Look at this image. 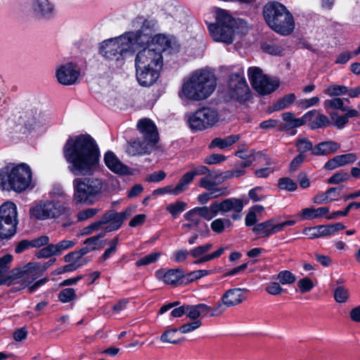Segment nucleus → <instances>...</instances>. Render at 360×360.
I'll use <instances>...</instances> for the list:
<instances>
[{"mask_svg": "<svg viewBox=\"0 0 360 360\" xmlns=\"http://www.w3.org/2000/svg\"><path fill=\"white\" fill-rule=\"evenodd\" d=\"M63 155L68 169L76 176L91 175L98 168L99 149L89 135L70 138L64 146Z\"/></svg>", "mask_w": 360, "mask_h": 360, "instance_id": "1", "label": "nucleus"}, {"mask_svg": "<svg viewBox=\"0 0 360 360\" xmlns=\"http://www.w3.org/2000/svg\"><path fill=\"white\" fill-rule=\"evenodd\" d=\"M214 19V22L207 25L210 37L216 42L231 44L237 34L244 35L248 32L246 22L235 19L226 10L215 8Z\"/></svg>", "mask_w": 360, "mask_h": 360, "instance_id": "2", "label": "nucleus"}, {"mask_svg": "<svg viewBox=\"0 0 360 360\" xmlns=\"http://www.w3.org/2000/svg\"><path fill=\"white\" fill-rule=\"evenodd\" d=\"M216 86L214 74L210 70L200 69L184 79L179 96L186 101H202L212 95Z\"/></svg>", "mask_w": 360, "mask_h": 360, "instance_id": "3", "label": "nucleus"}, {"mask_svg": "<svg viewBox=\"0 0 360 360\" xmlns=\"http://www.w3.org/2000/svg\"><path fill=\"white\" fill-rule=\"evenodd\" d=\"M32 182V170L26 163L8 165L0 169V188L2 190L22 193Z\"/></svg>", "mask_w": 360, "mask_h": 360, "instance_id": "4", "label": "nucleus"}, {"mask_svg": "<svg viewBox=\"0 0 360 360\" xmlns=\"http://www.w3.org/2000/svg\"><path fill=\"white\" fill-rule=\"evenodd\" d=\"M137 127L142 134V140L131 142L127 152L131 155L150 153L155 148L159 140L156 126L150 119L144 118L139 121Z\"/></svg>", "mask_w": 360, "mask_h": 360, "instance_id": "5", "label": "nucleus"}, {"mask_svg": "<svg viewBox=\"0 0 360 360\" xmlns=\"http://www.w3.org/2000/svg\"><path fill=\"white\" fill-rule=\"evenodd\" d=\"M103 182L98 178H77L73 181L74 201L78 203L91 205V198L99 195L103 189Z\"/></svg>", "mask_w": 360, "mask_h": 360, "instance_id": "6", "label": "nucleus"}, {"mask_svg": "<svg viewBox=\"0 0 360 360\" xmlns=\"http://www.w3.org/2000/svg\"><path fill=\"white\" fill-rule=\"evenodd\" d=\"M32 217L39 220L58 219L68 216L70 209L66 203L58 200L40 201L30 210Z\"/></svg>", "mask_w": 360, "mask_h": 360, "instance_id": "7", "label": "nucleus"}, {"mask_svg": "<svg viewBox=\"0 0 360 360\" xmlns=\"http://www.w3.org/2000/svg\"><path fill=\"white\" fill-rule=\"evenodd\" d=\"M220 115L217 110L203 107L187 115V123L192 131H201L211 129L219 122Z\"/></svg>", "mask_w": 360, "mask_h": 360, "instance_id": "8", "label": "nucleus"}, {"mask_svg": "<svg viewBox=\"0 0 360 360\" xmlns=\"http://www.w3.org/2000/svg\"><path fill=\"white\" fill-rule=\"evenodd\" d=\"M18 224L15 205L9 201L4 202L0 206V239L11 238L16 233Z\"/></svg>", "mask_w": 360, "mask_h": 360, "instance_id": "9", "label": "nucleus"}, {"mask_svg": "<svg viewBox=\"0 0 360 360\" xmlns=\"http://www.w3.org/2000/svg\"><path fill=\"white\" fill-rule=\"evenodd\" d=\"M248 75L252 87L262 95L274 92L279 86L277 79H273L264 75L263 71L257 67H251Z\"/></svg>", "mask_w": 360, "mask_h": 360, "instance_id": "10", "label": "nucleus"}, {"mask_svg": "<svg viewBox=\"0 0 360 360\" xmlns=\"http://www.w3.org/2000/svg\"><path fill=\"white\" fill-rule=\"evenodd\" d=\"M155 26V22L153 20H145L140 30L135 32H129L123 34L124 38H127L126 41L129 49L143 47L146 45L148 46L149 43L152 42Z\"/></svg>", "mask_w": 360, "mask_h": 360, "instance_id": "11", "label": "nucleus"}, {"mask_svg": "<svg viewBox=\"0 0 360 360\" xmlns=\"http://www.w3.org/2000/svg\"><path fill=\"white\" fill-rule=\"evenodd\" d=\"M250 89L245 78L239 73L231 74L228 81L226 96L229 99L245 102L250 98Z\"/></svg>", "mask_w": 360, "mask_h": 360, "instance_id": "12", "label": "nucleus"}, {"mask_svg": "<svg viewBox=\"0 0 360 360\" xmlns=\"http://www.w3.org/2000/svg\"><path fill=\"white\" fill-rule=\"evenodd\" d=\"M124 35L104 41L100 48L101 55L108 60H120L130 49Z\"/></svg>", "mask_w": 360, "mask_h": 360, "instance_id": "13", "label": "nucleus"}, {"mask_svg": "<svg viewBox=\"0 0 360 360\" xmlns=\"http://www.w3.org/2000/svg\"><path fill=\"white\" fill-rule=\"evenodd\" d=\"M135 66L150 68L161 70L163 66V58L155 47L148 46L138 52L135 59Z\"/></svg>", "mask_w": 360, "mask_h": 360, "instance_id": "14", "label": "nucleus"}, {"mask_svg": "<svg viewBox=\"0 0 360 360\" xmlns=\"http://www.w3.org/2000/svg\"><path fill=\"white\" fill-rule=\"evenodd\" d=\"M80 72L76 65L67 63L59 65L56 71V77L59 84L65 86L72 85L76 83Z\"/></svg>", "mask_w": 360, "mask_h": 360, "instance_id": "15", "label": "nucleus"}, {"mask_svg": "<svg viewBox=\"0 0 360 360\" xmlns=\"http://www.w3.org/2000/svg\"><path fill=\"white\" fill-rule=\"evenodd\" d=\"M269 27L281 35H289L295 29L294 18L287 9Z\"/></svg>", "mask_w": 360, "mask_h": 360, "instance_id": "16", "label": "nucleus"}, {"mask_svg": "<svg viewBox=\"0 0 360 360\" xmlns=\"http://www.w3.org/2000/svg\"><path fill=\"white\" fill-rule=\"evenodd\" d=\"M156 48V51H160V54L166 50H169L171 53H175L179 51L180 44L174 37H168L164 34H158L153 37L152 42L148 46Z\"/></svg>", "mask_w": 360, "mask_h": 360, "instance_id": "17", "label": "nucleus"}, {"mask_svg": "<svg viewBox=\"0 0 360 360\" xmlns=\"http://www.w3.org/2000/svg\"><path fill=\"white\" fill-rule=\"evenodd\" d=\"M156 278L166 285L176 286L185 277L184 272L181 269H160L155 271Z\"/></svg>", "mask_w": 360, "mask_h": 360, "instance_id": "18", "label": "nucleus"}, {"mask_svg": "<svg viewBox=\"0 0 360 360\" xmlns=\"http://www.w3.org/2000/svg\"><path fill=\"white\" fill-rule=\"evenodd\" d=\"M217 208L219 212H233L231 218L233 220H238L241 218L240 212L243 209V202L238 198H226L221 202H217Z\"/></svg>", "mask_w": 360, "mask_h": 360, "instance_id": "19", "label": "nucleus"}, {"mask_svg": "<svg viewBox=\"0 0 360 360\" xmlns=\"http://www.w3.org/2000/svg\"><path fill=\"white\" fill-rule=\"evenodd\" d=\"M136 67V77L138 82L143 86H150L158 79L160 75L159 70L150 68Z\"/></svg>", "mask_w": 360, "mask_h": 360, "instance_id": "20", "label": "nucleus"}, {"mask_svg": "<svg viewBox=\"0 0 360 360\" xmlns=\"http://www.w3.org/2000/svg\"><path fill=\"white\" fill-rule=\"evenodd\" d=\"M248 292L246 288L229 289L221 297V301L226 307L237 306L246 300Z\"/></svg>", "mask_w": 360, "mask_h": 360, "instance_id": "21", "label": "nucleus"}, {"mask_svg": "<svg viewBox=\"0 0 360 360\" xmlns=\"http://www.w3.org/2000/svg\"><path fill=\"white\" fill-rule=\"evenodd\" d=\"M287 8L277 1L267 3L263 8V15L269 26L272 25L276 20L283 13Z\"/></svg>", "mask_w": 360, "mask_h": 360, "instance_id": "22", "label": "nucleus"}, {"mask_svg": "<svg viewBox=\"0 0 360 360\" xmlns=\"http://www.w3.org/2000/svg\"><path fill=\"white\" fill-rule=\"evenodd\" d=\"M219 178L216 174H208L205 176L201 178L199 181V186L207 191H218L219 193L228 195L229 191L226 187H217L219 184Z\"/></svg>", "mask_w": 360, "mask_h": 360, "instance_id": "23", "label": "nucleus"}, {"mask_svg": "<svg viewBox=\"0 0 360 360\" xmlns=\"http://www.w3.org/2000/svg\"><path fill=\"white\" fill-rule=\"evenodd\" d=\"M118 212L114 210L105 212L101 217L102 223L105 225V232L116 231L122 226L121 219L119 218Z\"/></svg>", "mask_w": 360, "mask_h": 360, "instance_id": "24", "label": "nucleus"}, {"mask_svg": "<svg viewBox=\"0 0 360 360\" xmlns=\"http://www.w3.org/2000/svg\"><path fill=\"white\" fill-rule=\"evenodd\" d=\"M104 162L108 168L115 173L126 174L129 172V168L122 164L111 151H108L105 154Z\"/></svg>", "mask_w": 360, "mask_h": 360, "instance_id": "25", "label": "nucleus"}, {"mask_svg": "<svg viewBox=\"0 0 360 360\" xmlns=\"http://www.w3.org/2000/svg\"><path fill=\"white\" fill-rule=\"evenodd\" d=\"M305 123L309 122L311 129H318L326 127L330 124V120L326 115L316 112V110L308 112L304 115Z\"/></svg>", "mask_w": 360, "mask_h": 360, "instance_id": "26", "label": "nucleus"}, {"mask_svg": "<svg viewBox=\"0 0 360 360\" xmlns=\"http://www.w3.org/2000/svg\"><path fill=\"white\" fill-rule=\"evenodd\" d=\"M211 311V307L205 304L195 305H186V316L193 321L198 320L200 316H207Z\"/></svg>", "mask_w": 360, "mask_h": 360, "instance_id": "27", "label": "nucleus"}, {"mask_svg": "<svg viewBox=\"0 0 360 360\" xmlns=\"http://www.w3.org/2000/svg\"><path fill=\"white\" fill-rule=\"evenodd\" d=\"M340 146L333 141H323L314 146L313 155L316 156L328 155L336 152Z\"/></svg>", "mask_w": 360, "mask_h": 360, "instance_id": "28", "label": "nucleus"}, {"mask_svg": "<svg viewBox=\"0 0 360 360\" xmlns=\"http://www.w3.org/2000/svg\"><path fill=\"white\" fill-rule=\"evenodd\" d=\"M33 10L41 17H50L54 12V6L49 0H34Z\"/></svg>", "mask_w": 360, "mask_h": 360, "instance_id": "29", "label": "nucleus"}, {"mask_svg": "<svg viewBox=\"0 0 360 360\" xmlns=\"http://www.w3.org/2000/svg\"><path fill=\"white\" fill-rule=\"evenodd\" d=\"M193 210L198 219L203 218L207 221L213 219L219 213L217 202H212L210 206L196 207Z\"/></svg>", "mask_w": 360, "mask_h": 360, "instance_id": "30", "label": "nucleus"}, {"mask_svg": "<svg viewBox=\"0 0 360 360\" xmlns=\"http://www.w3.org/2000/svg\"><path fill=\"white\" fill-rule=\"evenodd\" d=\"M240 139L238 134L228 136L224 139L217 137L212 140L209 144V148H218L219 149H225L236 143Z\"/></svg>", "mask_w": 360, "mask_h": 360, "instance_id": "31", "label": "nucleus"}, {"mask_svg": "<svg viewBox=\"0 0 360 360\" xmlns=\"http://www.w3.org/2000/svg\"><path fill=\"white\" fill-rule=\"evenodd\" d=\"M329 212L328 207H306L302 210L300 217L302 219L311 220L316 218L321 217Z\"/></svg>", "mask_w": 360, "mask_h": 360, "instance_id": "32", "label": "nucleus"}, {"mask_svg": "<svg viewBox=\"0 0 360 360\" xmlns=\"http://www.w3.org/2000/svg\"><path fill=\"white\" fill-rule=\"evenodd\" d=\"M282 118L285 122L284 128L287 129L299 127L305 124L304 115L300 118H296L292 112H284Z\"/></svg>", "mask_w": 360, "mask_h": 360, "instance_id": "33", "label": "nucleus"}, {"mask_svg": "<svg viewBox=\"0 0 360 360\" xmlns=\"http://www.w3.org/2000/svg\"><path fill=\"white\" fill-rule=\"evenodd\" d=\"M27 120L25 124L30 128L41 125L47 121L46 116L37 110H35L34 113L32 111L27 112Z\"/></svg>", "mask_w": 360, "mask_h": 360, "instance_id": "34", "label": "nucleus"}, {"mask_svg": "<svg viewBox=\"0 0 360 360\" xmlns=\"http://www.w3.org/2000/svg\"><path fill=\"white\" fill-rule=\"evenodd\" d=\"M194 176L191 172H186L182 176L178 184L172 189L171 193L173 195H179L186 191L189 184L193 180Z\"/></svg>", "mask_w": 360, "mask_h": 360, "instance_id": "35", "label": "nucleus"}, {"mask_svg": "<svg viewBox=\"0 0 360 360\" xmlns=\"http://www.w3.org/2000/svg\"><path fill=\"white\" fill-rule=\"evenodd\" d=\"M233 225L231 219L228 218H218L214 219L210 224L211 229L216 233H221L226 228Z\"/></svg>", "mask_w": 360, "mask_h": 360, "instance_id": "36", "label": "nucleus"}, {"mask_svg": "<svg viewBox=\"0 0 360 360\" xmlns=\"http://www.w3.org/2000/svg\"><path fill=\"white\" fill-rule=\"evenodd\" d=\"M252 231L261 238H267L271 236L270 219L255 225Z\"/></svg>", "mask_w": 360, "mask_h": 360, "instance_id": "37", "label": "nucleus"}, {"mask_svg": "<svg viewBox=\"0 0 360 360\" xmlns=\"http://www.w3.org/2000/svg\"><path fill=\"white\" fill-rule=\"evenodd\" d=\"M295 99L296 96L294 94L285 95L274 104L273 110L277 111L288 108Z\"/></svg>", "mask_w": 360, "mask_h": 360, "instance_id": "38", "label": "nucleus"}, {"mask_svg": "<svg viewBox=\"0 0 360 360\" xmlns=\"http://www.w3.org/2000/svg\"><path fill=\"white\" fill-rule=\"evenodd\" d=\"M184 217L188 222L183 224L182 229H191L197 227L200 222V219H198L193 209L185 213Z\"/></svg>", "mask_w": 360, "mask_h": 360, "instance_id": "39", "label": "nucleus"}, {"mask_svg": "<svg viewBox=\"0 0 360 360\" xmlns=\"http://www.w3.org/2000/svg\"><path fill=\"white\" fill-rule=\"evenodd\" d=\"M297 150L299 154L305 155L307 151H311L313 155L314 147L312 143L306 138H300L296 141Z\"/></svg>", "mask_w": 360, "mask_h": 360, "instance_id": "40", "label": "nucleus"}, {"mask_svg": "<svg viewBox=\"0 0 360 360\" xmlns=\"http://www.w3.org/2000/svg\"><path fill=\"white\" fill-rule=\"evenodd\" d=\"M78 251L71 252L64 257L65 262H72L79 264V267L87 264L89 260L86 258H83Z\"/></svg>", "mask_w": 360, "mask_h": 360, "instance_id": "41", "label": "nucleus"}, {"mask_svg": "<svg viewBox=\"0 0 360 360\" xmlns=\"http://www.w3.org/2000/svg\"><path fill=\"white\" fill-rule=\"evenodd\" d=\"M334 299L338 303H345L349 297V292L344 286H338L334 290Z\"/></svg>", "mask_w": 360, "mask_h": 360, "instance_id": "42", "label": "nucleus"}, {"mask_svg": "<svg viewBox=\"0 0 360 360\" xmlns=\"http://www.w3.org/2000/svg\"><path fill=\"white\" fill-rule=\"evenodd\" d=\"M105 233H100L97 236L88 238L84 240V244L86 245L91 251L100 250L103 247V243L100 241V238L103 237Z\"/></svg>", "mask_w": 360, "mask_h": 360, "instance_id": "43", "label": "nucleus"}, {"mask_svg": "<svg viewBox=\"0 0 360 360\" xmlns=\"http://www.w3.org/2000/svg\"><path fill=\"white\" fill-rule=\"evenodd\" d=\"M119 243V237H114L108 243L109 248H108L101 257V262H103L107 260L112 255L117 252V248Z\"/></svg>", "mask_w": 360, "mask_h": 360, "instance_id": "44", "label": "nucleus"}, {"mask_svg": "<svg viewBox=\"0 0 360 360\" xmlns=\"http://www.w3.org/2000/svg\"><path fill=\"white\" fill-rule=\"evenodd\" d=\"M271 235L283 231L287 226H293L295 224V220H287L285 221L278 223L277 219L273 218L270 219Z\"/></svg>", "mask_w": 360, "mask_h": 360, "instance_id": "45", "label": "nucleus"}, {"mask_svg": "<svg viewBox=\"0 0 360 360\" xmlns=\"http://www.w3.org/2000/svg\"><path fill=\"white\" fill-rule=\"evenodd\" d=\"M225 195L219 193L218 191H206L198 195L197 200L201 205H205L209 200L217 198Z\"/></svg>", "mask_w": 360, "mask_h": 360, "instance_id": "46", "label": "nucleus"}, {"mask_svg": "<svg viewBox=\"0 0 360 360\" xmlns=\"http://www.w3.org/2000/svg\"><path fill=\"white\" fill-rule=\"evenodd\" d=\"M278 186L280 189L287 191H295L297 188V184L288 177L279 179Z\"/></svg>", "mask_w": 360, "mask_h": 360, "instance_id": "47", "label": "nucleus"}, {"mask_svg": "<svg viewBox=\"0 0 360 360\" xmlns=\"http://www.w3.org/2000/svg\"><path fill=\"white\" fill-rule=\"evenodd\" d=\"M323 106L326 110L329 109H339L342 111H346L344 108L343 101L340 98H334L332 99H327L323 103Z\"/></svg>", "mask_w": 360, "mask_h": 360, "instance_id": "48", "label": "nucleus"}, {"mask_svg": "<svg viewBox=\"0 0 360 360\" xmlns=\"http://www.w3.org/2000/svg\"><path fill=\"white\" fill-rule=\"evenodd\" d=\"M160 256L161 252H152L137 260L136 265L137 266L148 265L158 261Z\"/></svg>", "mask_w": 360, "mask_h": 360, "instance_id": "49", "label": "nucleus"}, {"mask_svg": "<svg viewBox=\"0 0 360 360\" xmlns=\"http://www.w3.org/2000/svg\"><path fill=\"white\" fill-rule=\"evenodd\" d=\"M58 297L61 302H70L76 297L75 290L73 288L63 289L59 292Z\"/></svg>", "mask_w": 360, "mask_h": 360, "instance_id": "50", "label": "nucleus"}, {"mask_svg": "<svg viewBox=\"0 0 360 360\" xmlns=\"http://www.w3.org/2000/svg\"><path fill=\"white\" fill-rule=\"evenodd\" d=\"M277 279L283 285L292 284L295 283L296 278L290 271H282L277 275Z\"/></svg>", "mask_w": 360, "mask_h": 360, "instance_id": "51", "label": "nucleus"}, {"mask_svg": "<svg viewBox=\"0 0 360 360\" xmlns=\"http://www.w3.org/2000/svg\"><path fill=\"white\" fill-rule=\"evenodd\" d=\"M212 248V243H206L202 245L197 246L190 250V255L193 258H198L201 256L205 255L208 251H210Z\"/></svg>", "mask_w": 360, "mask_h": 360, "instance_id": "52", "label": "nucleus"}, {"mask_svg": "<svg viewBox=\"0 0 360 360\" xmlns=\"http://www.w3.org/2000/svg\"><path fill=\"white\" fill-rule=\"evenodd\" d=\"M347 92V88L340 85H331L324 90V93L330 96H340Z\"/></svg>", "mask_w": 360, "mask_h": 360, "instance_id": "53", "label": "nucleus"}, {"mask_svg": "<svg viewBox=\"0 0 360 360\" xmlns=\"http://www.w3.org/2000/svg\"><path fill=\"white\" fill-rule=\"evenodd\" d=\"M186 205L187 204L186 202L178 201L169 205L166 210L172 214L173 217H176L177 214L185 210Z\"/></svg>", "mask_w": 360, "mask_h": 360, "instance_id": "54", "label": "nucleus"}, {"mask_svg": "<svg viewBox=\"0 0 360 360\" xmlns=\"http://www.w3.org/2000/svg\"><path fill=\"white\" fill-rule=\"evenodd\" d=\"M358 209L360 208V202H351L349 203L344 211H336L331 213L329 216L326 217L327 219H337L340 216H347L351 209Z\"/></svg>", "mask_w": 360, "mask_h": 360, "instance_id": "55", "label": "nucleus"}, {"mask_svg": "<svg viewBox=\"0 0 360 360\" xmlns=\"http://www.w3.org/2000/svg\"><path fill=\"white\" fill-rule=\"evenodd\" d=\"M202 326V321L200 320H195L190 323H186L183 324L179 330L183 334L191 333Z\"/></svg>", "mask_w": 360, "mask_h": 360, "instance_id": "56", "label": "nucleus"}, {"mask_svg": "<svg viewBox=\"0 0 360 360\" xmlns=\"http://www.w3.org/2000/svg\"><path fill=\"white\" fill-rule=\"evenodd\" d=\"M177 329L172 328L166 330L160 337V340L163 342H167L171 344H176L179 340L176 339V333Z\"/></svg>", "mask_w": 360, "mask_h": 360, "instance_id": "57", "label": "nucleus"}, {"mask_svg": "<svg viewBox=\"0 0 360 360\" xmlns=\"http://www.w3.org/2000/svg\"><path fill=\"white\" fill-rule=\"evenodd\" d=\"M75 245L74 240H63L56 244H53L56 255L62 253L63 251L72 248Z\"/></svg>", "mask_w": 360, "mask_h": 360, "instance_id": "58", "label": "nucleus"}, {"mask_svg": "<svg viewBox=\"0 0 360 360\" xmlns=\"http://www.w3.org/2000/svg\"><path fill=\"white\" fill-rule=\"evenodd\" d=\"M338 166H344L352 163L356 160V156L354 153H347L335 156Z\"/></svg>", "mask_w": 360, "mask_h": 360, "instance_id": "59", "label": "nucleus"}, {"mask_svg": "<svg viewBox=\"0 0 360 360\" xmlns=\"http://www.w3.org/2000/svg\"><path fill=\"white\" fill-rule=\"evenodd\" d=\"M99 212L100 210L97 208H87L86 210H82L77 215V220L79 221H82L88 219L92 218Z\"/></svg>", "mask_w": 360, "mask_h": 360, "instance_id": "60", "label": "nucleus"}, {"mask_svg": "<svg viewBox=\"0 0 360 360\" xmlns=\"http://www.w3.org/2000/svg\"><path fill=\"white\" fill-rule=\"evenodd\" d=\"M35 255L39 259L49 258L50 257L56 255L53 244H49L46 247L43 248L37 252H36Z\"/></svg>", "mask_w": 360, "mask_h": 360, "instance_id": "61", "label": "nucleus"}, {"mask_svg": "<svg viewBox=\"0 0 360 360\" xmlns=\"http://www.w3.org/2000/svg\"><path fill=\"white\" fill-rule=\"evenodd\" d=\"M297 286L302 293L309 292L314 286L312 281L308 278L304 277L297 282Z\"/></svg>", "mask_w": 360, "mask_h": 360, "instance_id": "62", "label": "nucleus"}, {"mask_svg": "<svg viewBox=\"0 0 360 360\" xmlns=\"http://www.w3.org/2000/svg\"><path fill=\"white\" fill-rule=\"evenodd\" d=\"M263 190L264 188L262 186H257L250 190L248 193V196L250 199H251L254 202H257L263 200L265 198V196L262 194Z\"/></svg>", "mask_w": 360, "mask_h": 360, "instance_id": "63", "label": "nucleus"}, {"mask_svg": "<svg viewBox=\"0 0 360 360\" xmlns=\"http://www.w3.org/2000/svg\"><path fill=\"white\" fill-rule=\"evenodd\" d=\"M226 160V156L221 154L214 153L207 156L204 160V162L207 165H216L224 162Z\"/></svg>", "mask_w": 360, "mask_h": 360, "instance_id": "64", "label": "nucleus"}]
</instances>
